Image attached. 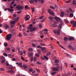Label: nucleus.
<instances>
[{"mask_svg":"<svg viewBox=\"0 0 76 76\" xmlns=\"http://www.w3.org/2000/svg\"><path fill=\"white\" fill-rule=\"evenodd\" d=\"M53 31L55 34H57L58 35L60 34V30L59 29H54L53 30Z\"/></svg>","mask_w":76,"mask_h":76,"instance_id":"1","label":"nucleus"},{"mask_svg":"<svg viewBox=\"0 0 76 76\" xmlns=\"http://www.w3.org/2000/svg\"><path fill=\"white\" fill-rule=\"evenodd\" d=\"M12 37V34H9L6 36V39L7 40H10Z\"/></svg>","mask_w":76,"mask_h":76,"instance_id":"2","label":"nucleus"},{"mask_svg":"<svg viewBox=\"0 0 76 76\" xmlns=\"http://www.w3.org/2000/svg\"><path fill=\"white\" fill-rule=\"evenodd\" d=\"M28 29H30V31L31 32H32L33 31H34L35 30H36V28L35 27L31 28L30 27H28Z\"/></svg>","mask_w":76,"mask_h":76,"instance_id":"3","label":"nucleus"},{"mask_svg":"<svg viewBox=\"0 0 76 76\" xmlns=\"http://www.w3.org/2000/svg\"><path fill=\"white\" fill-rule=\"evenodd\" d=\"M59 66H57L56 67H53L52 68L53 71H58Z\"/></svg>","mask_w":76,"mask_h":76,"instance_id":"4","label":"nucleus"},{"mask_svg":"<svg viewBox=\"0 0 76 76\" xmlns=\"http://www.w3.org/2000/svg\"><path fill=\"white\" fill-rule=\"evenodd\" d=\"M16 9H17L18 10H23V7L22 6H18L16 7Z\"/></svg>","mask_w":76,"mask_h":76,"instance_id":"5","label":"nucleus"},{"mask_svg":"<svg viewBox=\"0 0 76 76\" xmlns=\"http://www.w3.org/2000/svg\"><path fill=\"white\" fill-rule=\"evenodd\" d=\"M15 23H16V22H15V21H11L10 22V23L11 24V26L12 28L15 26Z\"/></svg>","mask_w":76,"mask_h":76,"instance_id":"6","label":"nucleus"},{"mask_svg":"<svg viewBox=\"0 0 76 76\" xmlns=\"http://www.w3.org/2000/svg\"><path fill=\"white\" fill-rule=\"evenodd\" d=\"M71 23L73 25V26L74 27H76V21H72L71 22Z\"/></svg>","mask_w":76,"mask_h":76,"instance_id":"7","label":"nucleus"},{"mask_svg":"<svg viewBox=\"0 0 76 76\" xmlns=\"http://www.w3.org/2000/svg\"><path fill=\"white\" fill-rule=\"evenodd\" d=\"M29 18H30V16H29V15H27L25 16L24 19H26L25 20L27 21L29 20Z\"/></svg>","mask_w":76,"mask_h":76,"instance_id":"8","label":"nucleus"},{"mask_svg":"<svg viewBox=\"0 0 76 76\" xmlns=\"http://www.w3.org/2000/svg\"><path fill=\"white\" fill-rule=\"evenodd\" d=\"M48 12L49 14H50V15H52V16L54 15V14L53 12L51 11V10H49Z\"/></svg>","mask_w":76,"mask_h":76,"instance_id":"9","label":"nucleus"},{"mask_svg":"<svg viewBox=\"0 0 76 76\" xmlns=\"http://www.w3.org/2000/svg\"><path fill=\"white\" fill-rule=\"evenodd\" d=\"M55 63L56 66H58V62H59V61L58 59H56L55 60Z\"/></svg>","mask_w":76,"mask_h":76,"instance_id":"10","label":"nucleus"},{"mask_svg":"<svg viewBox=\"0 0 76 76\" xmlns=\"http://www.w3.org/2000/svg\"><path fill=\"white\" fill-rule=\"evenodd\" d=\"M54 23V24H52L51 25V26H52V27H53L54 28H55V27H57L58 26L56 24H57V23L55 22Z\"/></svg>","mask_w":76,"mask_h":76,"instance_id":"11","label":"nucleus"},{"mask_svg":"<svg viewBox=\"0 0 76 76\" xmlns=\"http://www.w3.org/2000/svg\"><path fill=\"white\" fill-rule=\"evenodd\" d=\"M54 18L56 20V22H58L60 20V18L57 16L54 17Z\"/></svg>","mask_w":76,"mask_h":76,"instance_id":"12","label":"nucleus"},{"mask_svg":"<svg viewBox=\"0 0 76 76\" xmlns=\"http://www.w3.org/2000/svg\"><path fill=\"white\" fill-rule=\"evenodd\" d=\"M1 58L2 59L1 61V63H2L3 64L5 62V59H4V57L3 56L1 57Z\"/></svg>","mask_w":76,"mask_h":76,"instance_id":"13","label":"nucleus"},{"mask_svg":"<svg viewBox=\"0 0 76 76\" xmlns=\"http://www.w3.org/2000/svg\"><path fill=\"white\" fill-rule=\"evenodd\" d=\"M7 9L9 12H13V11H14L13 9H10L9 8H8Z\"/></svg>","mask_w":76,"mask_h":76,"instance_id":"14","label":"nucleus"},{"mask_svg":"<svg viewBox=\"0 0 76 76\" xmlns=\"http://www.w3.org/2000/svg\"><path fill=\"white\" fill-rule=\"evenodd\" d=\"M69 41H73L74 40V38L73 37H69Z\"/></svg>","mask_w":76,"mask_h":76,"instance_id":"15","label":"nucleus"},{"mask_svg":"<svg viewBox=\"0 0 76 76\" xmlns=\"http://www.w3.org/2000/svg\"><path fill=\"white\" fill-rule=\"evenodd\" d=\"M18 53L19 54H20L21 56H22V55H23V52L21 50H19L18 52Z\"/></svg>","mask_w":76,"mask_h":76,"instance_id":"16","label":"nucleus"},{"mask_svg":"<svg viewBox=\"0 0 76 76\" xmlns=\"http://www.w3.org/2000/svg\"><path fill=\"white\" fill-rule=\"evenodd\" d=\"M64 12H61L60 16L61 17H63L64 16Z\"/></svg>","mask_w":76,"mask_h":76,"instance_id":"17","label":"nucleus"},{"mask_svg":"<svg viewBox=\"0 0 76 76\" xmlns=\"http://www.w3.org/2000/svg\"><path fill=\"white\" fill-rule=\"evenodd\" d=\"M72 4L74 5H75V6H76V1L75 0H73Z\"/></svg>","mask_w":76,"mask_h":76,"instance_id":"18","label":"nucleus"},{"mask_svg":"<svg viewBox=\"0 0 76 76\" xmlns=\"http://www.w3.org/2000/svg\"><path fill=\"white\" fill-rule=\"evenodd\" d=\"M32 56H33V53H31L28 55L30 58H31Z\"/></svg>","mask_w":76,"mask_h":76,"instance_id":"19","label":"nucleus"},{"mask_svg":"<svg viewBox=\"0 0 76 76\" xmlns=\"http://www.w3.org/2000/svg\"><path fill=\"white\" fill-rule=\"evenodd\" d=\"M4 28L5 29H7V28H9V26L7 24H5V26H4Z\"/></svg>","mask_w":76,"mask_h":76,"instance_id":"20","label":"nucleus"},{"mask_svg":"<svg viewBox=\"0 0 76 76\" xmlns=\"http://www.w3.org/2000/svg\"><path fill=\"white\" fill-rule=\"evenodd\" d=\"M16 64H17V65H18L19 66H21V64H22V63H20L19 62H17L16 63Z\"/></svg>","mask_w":76,"mask_h":76,"instance_id":"21","label":"nucleus"},{"mask_svg":"<svg viewBox=\"0 0 76 76\" xmlns=\"http://www.w3.org/2000/svg\"><path fill=\"white\" fill-rule=\"evenodd\" d=\"M37 52L39 54H41V49H39L37 50Z\"/></svg>","mask_w":76,"mask_h":76,"instance_id":"22","label":"nucleus"},{"mask_svg":"<svg viewBox=\"0 0 76 76\" xmlns=\"http://www.w3.org/2000/svg\"><path fill=\"white\" fill-rule=\"evenodd\" d=\"M64 39L65 42H66L67 41V38L66 37H65L64 38Z\"/></svg>","mask_w":76,"mask_h":76,"instance_id":"23","label":"nucleus"},{"mask_svg":"<svg viewBox=\"0 0 76 76\" xmlns=\"http://www.w3.org/2000/svg\"><path fill=\"white\" fill-rule=\"evenodd\" d=\"M68 48H69V49H72V48H73L72 46L70 45H69L68 46Z\"/></svg>","mask_w":76,"mask_h":76,"instance_id":"24","label":"nucleus"},{"mask_svg":"<svg viewBox=\"0 0 76 76\" xmlns=\"http://www.w3.org/2000/svg\"><path fill=\"white\" fill-rule=\"evenodd\" d=\"M53 19H54V18L52 16H50L49 18V19H50V20H53Z\"/></svg>","mask_w":76,"mask_h":76,"instance_id":"25","label":"nucleus"},{"mask_svg":"<svg viewBox=\"0 0 76 76\" xmlns=\"http://www.w3.org/2000/svg\"><path fill=\"white\" fill-rule=\"evenodd\" d=\"M44 58H45L46 59V60H48V57H47V56H44Z\"/></svg>","mask_w":76,"mask_h":76,"instance_id":"26","label":"nucleus"},{"mask_svg":"<svg viewBox=\"0 0 76 76\" xmlns=\"http://www.w3.org/2000/svg\"><path fill=\"white\" fill-rule=\"evenodd\" d=\"M64 20L66 23H69V21L66 19H65Z\"/></svg>","mask_w":76,"mask_h":76,"instance_id":"27","label":"nucleus"},{"mask_svg":"<svg viewBox=\"0 0 76 76\" xmlns=\"http://www.w3.org/2000/svg\"><path fill=\"white\" fill-rule=\"evenodd\" d=\"M69 15L71 18H72V17H73V14L72 13H70L69 14Z\"/></svg>","mask_w":76,"mask_h":76,"instance_id":"28","label":"nucleus"},{"mask_svg":"<svg viewBox=\"0 0 76 76\" xmlns=\"http://www.w3.org/2000/svg\"><path fill=\"white\" fill-rule=\"evenodd\" d=\"M32 47H34V48H36V45L35 44H34V43L32 44Z\"/></svg>","mask_w":76,"mask_h":76,"instance_id":"29","label":"nucleus"},{"mask_svg":"<svg viewBox=\"0 0 76 76\" xmlns=\"http://www.w3.org/2000/svg\"><path fill=\"white\" fill-rule=\"evenodd\" d=\"M23 67L24 69H26L27 68V65L26 64H24L23 65Z\"/></svg>","mask_w":76,"mask_h":76,"instance_id":"30","label":"nucleus"},{"mask_svg":"<svg viewBox=\"0 0 76 76\" xmlns=\"http://www.w3.org/2000/svg\"><path fill=\"white\" fill-rule=\"evenodd\" d=\"M51 53L49 52V53H47L46 55L47 56H50V55H51Z\"/></svg>","mask_w":76,"mask_h":76,"instance_id":"31","label":"nucleus"},{"mask_svg":"<svg viewBox=\"0 0 76 76\" xmlns=\"http://www.w3.org/2000/svg\"><path fill=\"white\" fill-rule=\"evenodd\" d=\"M19 19V18L18 17L15 18V21H18V20Z\"/></svg>","mask_w":76,"mask_h":76,"instance_id":"32","label":"nucleus"},{"mask_svg":"<svg viewBox=\"0 0 76 76\" xmlns=\"http://www.w3.org/2000/svg\"><path fill=\"white\" fill-rule=\"evenodd\" d=\"M6 50L7 51H10V48H7L6 49Z\"/></svg>","mask_w":76,"mask_h":76,"instance_id":"33","label":"nucleus"},{"mask_svg":"<svg viewBox=\"0 0 76 76\" xmlns=\"http://www.w3.org/2000/svg\"><path fill=\"white\" fill-rule=\"evenodd\" d=\"M8 72H9L10 73H13L14 72L12 70H11L8 71Z\"/></svg>","mask_w":76,"mask_h":76,"instance_id":"34","label":"nucleus"},{"mask_svg":"<svg viewBox=\"0 0 76 76\" xmlns=\"http://www.w3.org/2000/svg\"><path fill=\"white\" fill-rule=\"evenodd\" d=\"M35 69H36V70H37V71L38 72V73L40 72V71H39V69H38L37 68H35Z\"/></svg>","mask_w":76,"mask_h":76,"instance_id":"35","label":"nucleus"},{"mask_svg":"<svg viewBox=\"0 0 76 76\" xmlns=\"http://www.w3.org/2000/svg\"><path fill=\"white\" fill-rule=\"evenodd\" d=\"M37 48H42V47L41 46L38 45L37 46Z\"/></svg>","mask_w":76,"mask_h":76,"instance_id":"36","label":"nucleus"},{"mask_svg":"<svg viewBox=\"0 0 76 76\" xmlns=\"http://www.w3.org/2000/svg\"><path fill=\"white\" fill-rule=\"evenodd\" d=\"M32 48H29L28 49V51L29 52H30V51H32Z\"/></svg>","mask_w":76,"mask_h":76,"instance_id":"37","label":"nucleus"},{"mask_svg":"<svg viewBox=\"0 0 76 76\" xmlns=\"http://www.w3.org/2000/svg\"><path fill=\"white\" fill-rule=\"evenodd\" d=\"M33 70V69L32 68H30L29 69V72H32Z\"/></svg>","mask_w":76,"mask_h":76,"instance_id":"38","label":"nucleus"},{"mask_svg":"<svg viewBox=\"0 0 76 76\" xmlns=\"http://www.w3.org/2000/svg\"><path fill=\"white\" fill-rule=\"evenodd\" d=\"M50 8H51V9H55V8L52 6H50Z\"/></svg>","mask_w":76,"mask_h":76,"instance_id":"39","label":"nucleus"},{"mask_svg":"<svg viewBox=\"0 0 76 76\" xmlns=\"http://www.w3.org/2000/svg\"><path fill=\"white\" fill-rule=\"evenodd\" d=\"M4 47H7V43H4Z\"/></svg>","mask_w":76,"mask_h":76,"instance_id":"40","label":"nucleus"},{"mask_svg":"<svg viewBox=\"0 0 76 76\" xmlns=\"http://www.w3.org/2000/svg\"><path fill=\"white\" fill-rule=\"evenodd\" d=\"M13 16L14 17V18H16L17 16V15L16 14H14L13 15Z\"/></svg>","mask_w":76,"mask_h":76,"instance_id":"41","label":"nucleus"},{"mask_svg":"<svg viewBox=\"0 0 76 76\" xmlns=\"http://www.w3.org/2000/svg\"><path fill=\"white\" fill-rule=\"evenodd\" d=\"M34 2V0H31L30 1V2L31 3H33Z\"/></svg>","mask_w":76,"mask_h":76,"instance_id":"42","label":"nucleus"},{"mask_svg":"<svg viewBox=\"0 0 76 76\" xmlns=\"http://www.w3.org/2000/svg\"><path fill=\"white\" fill-rule=\"evenodd\" d=\"M40 45L41 46H45V45L43 43H40Z\"/></svg>","mask_w":76,"mask_h":76,"instance_id":"43","label":"nucleus"},{"mask_svg":"<svg viewBox=\"0 0 76 76\" xmlns=\"http://www.w3.org/2000/svg\"><path fill=\"white\" fill-rule=\"evenodd\" d=\"M59 47H61V48H63V49H64H64H65L64 48L62 47V46H61V45H59Z\"/></svg>","mask_w":76,"mask_h":76,"instance_id":"44","label":"nucleus"},{"mask_svg":"<svg viewBox=\"0 0 76 76\" xmlns=\"http://www.w3.org/2000/svg\"><path fill=\"white\" fill-rule=\"evenodd\" d=\"M37 63L38 64H39L40 65H41V63L39 61H37Z\"/></svg>","mask_w":76,"mask_h":76,"instance_id":"45","label":"nucleus"},{"mask_svg":"<svg viewBox=\"0 0 76 76\" xmlns=\"http://www.w3.org/2000/svg\"><path fill=\"white\" fill-rule=\"evenodd\" d=\"M3 55L4 56H5V57H7V55L6 53H4Z\"/></svg>","mask_w":76,"mask_h":76,"instance_id":"46","label":"nucleus"},{"mask_svg":"<svg viewBox=\"0 0 76 76\" xmlns=\"http://www.w3.org/2000/svg\"><path fill=\"white\" fill-rule=\"evenodd\" d=\"M58 28L59 29H61V26L60 25H59Z\"/></svg>","mask_w":76,"mask_h":76,"instance_id":"47","label":"nucleus"},{"mask_svg":"<svg viewBox=\"0 0 76 76\" xmlns=\"http://www.w3.org/2000/svg\"><path fill=\"white\" fill-rule=\"evenodd\" d=\"M19 50H20V49L19 48V47L17 48L16 49V50L17 51H19Z\"/></svg>","mask_w":76,"mask_h":76,"instance_id":"48","label":"nucleus"},{"mask_svg":"<svg viewBox=\"0 0 76 76\" xmlns=\"http://www.w3.org/2000/svg\"><path fill=\"white\" fill-rule=\"evenodd\" d=\"M35 56L37 57H39V54H38V53H36Z\"/></svg>","mask_w":76,"mask_h":76,"instance_id":"49","label":"nucleus"},{"mask_svg":"<svg viewBox=\"0 0 76 76\" xmlns=\"http://www.w3.org/2000/svg\"><path fill=\"white\" fill-rule=\"evenodd\" d=\"M31 72L33 74H34L35 73V71L34 70H33Z\"/></svg>","mask_w":76,"mask_h":76,"instance_id":"50","label":"nucleus"},{"mask_svg":"<svg viewBox=\"0 0 76 76\" xmlns=\"http://www.w3.org/2000/svg\"><path fill=\"white\" fill-rule=\"evenodd\" d=\"M44 34L45 35H47V34H48V32H47L45 31L44 32Z\"/></svg>","mask_w":76,"mask_h":76,"instance_id":"51","label":"nucleus"},{"mask_svg":"<svg viewBox=\"0 0 76 76\" xmlns=\"http://www.w3.org/2000/svg\"><path fill=\"white\" fill-rule=\"evenodd\" d=\"M69 10L70 12H72V9L70 7L69 8Z\"/></svg>","mask_w":76,"mask_h":76,"instance_id":"52","label":"nucleus"},{"mask_svg":"<svg viewBox=\"0 0 76 76\" xmlns=\"http://www.w3.org/2000/svg\"><path fill=\"white\" fill-rule=\"evenodd\" d=\"M21 59L22 60H23V61H24L25 60V59H24L23 57V56H21Z\"/></svg>","mask_w":76,"mask_h":76,"instance_id":"53","label":"nucleus"},{"mask_svg":"<svg viewBox=\"0 0 76 76\" xmlns=\"http://www.w3.org/2000/svg\"><path fill=\"white\" fill-rule=\"evenodd\" d=\"M21 12H22V11H18L17 12V13L18 14H19Z\"/></svg>","mask_w":76,"mask_h":76,"instance_id":"54","label":"nucleus"},{"mask_svg":"<svg viewBox=\"0 0 76 76\" xmlns=\"http://www.w3.org/2000/svg\"><path fill=\"white\" fill-rule=\"evenodd\" d=\"M66 54L68 57H70V55L69 54H68L67 53H66Z\"/></svg>","mask_w":76,"mask_h":76,"instance_id":"55","label":"nucleus"},{"mask_svg":"<svg viewBox=\"0 0 76 76\" xmlns=\"http://www.w3.org/2000/svg\"><path fill=\"white\" fill-rule=\"evenodd\" d=\"M70 75V73H69L66 74V76H69V75Z\"/></svg>","mask_w":76,"mask_h":76,"instance_id":"56","label":"nucleus"},{"mask_svg":"<svg viewBox=\"0 0 76 76\" xmlns=\"http://www.w3.org/2000/svg\"><path fill=\"white\" fill-rule=\"evenodd\" d=\"M44 16H42L40 17V19H43L44 18Z\"/></svg>","mask_w":76,"mask_h":76,"instance_id":"57","label":"nucleus"},{"mask_svg":"<svg viewBox=\"0 0 76 76\" xmlns=\"http://www.w3.org/2000/svg\"><path fill=\"white\" fill-rule=\"evenodd\" d=\"M34 60V58L32 57H31V61H32Z\"/></svg>","mask_w":76,"mask_h":76,"instance_id":"58","label":"nucleus"},{"mask_svg":"<svg viewBox=\"0 0 76 76\" xmlns=\"http://www.w3.org/2000/svg\"><path fill=\"white\" fill-rule=\"evenodd\" d=\"M55 74H56V72H53L52 73L51 75H54Z\"/></svg>","mask_w":76,"mask_h":76,"instance_id":"59","label":"nucleus"},{"mask_svg":"<svg viewBox=\"0 0 76 76\" xmlns=\"http://www.w3.org/2000/svg\"><path fill=\"white\" fill-rule=\"evenodd\" d=\"M39 26L40 28H42V25L41 24H40L39 25Z\"/></svg>","mask_w":76,"mask_h":76,"instance_id":"60","label":"nucleus"},{"mask_svg":"<svg viewBox=\"0 0 76 76\" xmlns=\"http://www.w3.org/2000/svg\"><path fill=\"white\" fill-rule=\"evenodd\" d=\"M35 11V9L34 8H32V12H34Z\"/></svg>","mask_w":76,"mask_h":76,"instance_id":"61","label":"nucleus"},{"mask_svg":"<svg viewBox=\"0 0 76 76\" xmlns=\"http://www.w3.org/2000/svg\"><path fill=\"white\" fill-rule=\"evenodd\" d=\"M41 49L42 50H45V48H41Z\"/></svg>","mask_w":76,"mask_h":76,"instance_id":"62","label":"nucleus"},{"mask_svg":"<svg viewBox=\"0 0 76 76\" xmlns=\"http://www.w3.org/2000/svg\"><path fill=\"white\" fill-rule=\"evenodd\" d=\"M19 36L20 37H22V34H21L19 33Z\"/></svg>","mask_w":76,"mask_h":76,"instance_id":"63","label":"nucleus"},{"mask_svg":"<svg viewBox=\"0 0 76 76\" xmlns=\"http://www.w3.org/2000/svg\"><path fill=\"white\" fill-rule=\"evenodd\" d=\"M44 1L43 0H42L41 1V3H44Z\"/></svg>","mask_w":76,"mask_h":76,"instance_id":"64","label":"nucleus"}]
</instances>
